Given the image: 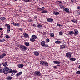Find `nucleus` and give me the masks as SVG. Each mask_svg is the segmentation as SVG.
<instances>
[{
  "instance_id": "f257e3e1",
  "label": "nucleus",
  "mask_w": 80,
  "mask_h": 80,
  "mask_svg": "<svg viewBox=\"0 0 80 80\" xmlns=\"http://www.w3.org/2000/svg\"><path fill=\"white\" fill-rule=\"evenodd\" d=\"M8 67L4 68L3 69H0V72H3L4 74H7V70H8Z\"/></svg>"
},
{
  "instance_id": "f03ea898",
  "label": "nucleus",
  "mask_w": 80,
  "mask_h": 80,
  "mask_svg": "<svg viewBox=\"0 0 80 80\" xmlns=\"http://www.w3.org/2000/svg\"><path fill=\"white\" fill-rule=\"evenodd\" d=\"M8 69L7 70V73H16L17 72V71L16 70H13L11 69H9V68L8 67Z\"/></svg>"
},
{
  "instance_id": "7ed1b4c3",
  "label": "nucleus",
  "mask_w": 80,
  "mask_h": 80,
  "mask_svg": "<svg viewBox=\"0 0 80 80\" xmlns=\"http://www.w3.org/2000/svg\"><path fill=\"white\" fill-rule=\"evenodd\" d=\"M37 38V36L35 35H33L32 36V38L30 39V40L31 42H35V39Z\"/></svg>"
},
{
  "instance_id": "20e7f679",
  "label": "nucleus",
  "mask_w": 80,
  "mask_h": 80,
  "mask_svg": "<svg viewBox=\"0 0 80 80\" xmlns=\"http://www.w3.org/2000/svg\"><path fill=\"white\" fill-rule=\"evenodd\" d=\"M40 64L42 65H45V66H48V63H47V62H45L44 61H41L40 62Z\"/></svg>"
},
{
  "instance_id": "39448f33",
  "label": "nucleus",
  "mask_w": 80,
  "mask_h": 80,
  "mask_svg": "<svg viewBox=\"0 0 80 80\" xmlns=\"http://www.w3.org/2000/svg\"><path fill=\"white\" fill-rule=\"evenodd\" d=\"M35 75H37L38 76H41V73L39 71H35L34 73Z\"/></svg>"
},
{
  "instance_id": "423d86ee",
  "label": "nucleus",
  "mask_w": 80,
  "mask_h": 80,
  "mask_svg": "<svg viewBox=\"0 0 80 80\" xmlns=\"http://www.w3.org/2000/svg\"><path fill=\"white\" fill-rule=\"evenodd\" d=\"M37 27L39 28H42V25L41 24H37Z\"/></svg>"
},
{
  "instance_id": "0eeeda50",
  "label": "nucleus",
  "mask_w": 80,
  "mask_h": 80,
  "mask_svg": "<svg viewBox=\"0 0 80 80\" xmlns=\"http://www.w3.org/2000/svg\"><path fill=\"white\" fill-rule=\"evenodd\" d=\"M66 47V45H63L60 46V49H63V48H65Z\"/></svg>"
},
{
  "instance_id": "6e6552de",
  "label": "nucleus",
  "mask_w": 80,
  "mask_h": 80,
  "mask_svg": "<svg viewBox=\"0 0 80 80\" xmlns=\"http://www.w3.org/2000/svg\"><path fill=\"white\" fill-rule=\"evenodd\" d=\"M5 26L7 27V29H10V25L8 24H5Z\"/></svg>"
},
{
  "instance_id": "1a4fd4ad",
  "label": "nucleus",
  "mask_w": 80,
  "mask_h": 80,
  "mask_svg": "<svg viewBox=\"0 0 80 80\" xmlns=\"http://www.w3.org/2000/svg\"><path fill=\"white\" fill-rule=\"evenodd\" d=\"M5 56H6V54L4 53L2 54V55L0 56V58H3Z\"/></svg>"
},
{
  "instance_id": "9d476101",
  "label": "nucleus",
  "mask_w": 80,
  "mask_h": 80,
  "mask_svg": "<svg viewBox=\"0 0 80 80\" xmlns=\"http://www.w3.org/2000/svg\"><path fill=\"white\" fill-rule=\"evenodd\" d=\"M48 22H53V19L50 18H48L47 19Z\"/></svg>"
},
{
  "instance_id": "9b49d317",
  "label": "nucleus",
  "mask_w": 80,
  "mask_h": 80,
  "mask_svg": "<svg viewBox=\"0 0 80 80\" xmlns=\"http://www.w3.org/2000/svg\"><path fill=\"white\" fill-rule=\"evenodd\" d=\"M66 56L67 57H68L69 58H70V57H71V54L70 53V52L67 53L66 54Z\"/></svg>"
},
{
  "instance_id": "f8f14e48",
  "label": "nucleus",
  "mask_w": 80,
  "mask_h": 80,
  "mask_svg": "<svg viewBox=\"0 0 80 80\" xmlns=\"http://www.w3.org/2000/svg\"><path fill=\"white\" fill-rule=\"evenodd\" d=\"M20 47L22 49H24V50H26L27 49V48L25 46H20Z\"/></svg>"
},
{
  "instance_id": "ddd939ff",
  "label": "nucleus",
  "mask_w": 80,
  "mask_h": 80,
  "mask_svg": "<svg viewBox=\"0 0 80 80\" xmlns=\"http://www.w3.org/2000/svg\"><path fill=\"white\" fill-rule=\"evenodd\" d=\"M0 20H2V21H3V20H6V18L3 17H0Z\"/></svg>"
},
{
  "instance_id": "4468645a",
  "label": "nucleus",
  "mask_w": 80,
  "mask_h": 80,
  "mask_svg": "<svg viewBox=\"0 0 80 80\" xmlns=\"http://www.w3.org/2000/svg\"><path fill=\"white\" fill-rule=\"evenodd\" d=\"M34 53L35 55H36V56H38L39 55V53L38 52H34Z\"/></svg>"
},
{
  "instance_id": "2eb2a0df",
  "label": "nucleus",
  "mask_w": 80,
  "mask_h": 80,
  "mask_svg": "<svg viewBox=\"0 0 80 80\" xmlns=\"http://www.w3.org/2000/svg\"><path fill=\"white\" fill-rule=\"evenodd\" d=\"M41 45L42 46H44L45 45V41H42L41 42Z\"/></svg>"
},
{
  "instance_id": "dca6fc26",
  "label": "nucleus",
  "mask_w": 80,
  "mask_h": 80,
  "mask_svg": "<svg viewBox=\"0 0 80 80\" xmlns=\"http://www.w3.org/2000/svg\"><path fill=\"white\" fill-rule=\"evenodd\" d=\"M76 59L74 58H70V60H71V61H75Z\"/></svg>"
},
{
  "instance_id": "f3484780",
  "label": "nucleus",
  "mask_w": 80,
  "mask_h": 80,
  "mask_svg": "<svg viewBox=\"0 0 80 80\" xmlns=\"http://www.w3.org/2000/svg\"><path fill=\"white\" fill-rule=\"evenodd\" d=\"M54 63L56 64H60V62L59 61H54Z\"/></svg>"
},
{
  "instance_id": "a211bd4d",
  "label": "nucleus",
  "mask_w": 80,
  "mask_h": 80,
  "mask_svg": "<svg viewBox=\"0 0 80 80\" xmlns=\"http://www.w3.org/2000/svg\"><path fill=\"white\" fill-rule=\"evenodd\" d=\"M22 73V72H19V73H18L17 74H16V76L18 77L19 75H20Z\"/></svg>"
},
{
  "instance_id": "6ab92c4d",
  "label": "nucleus",
  "mask_w": 80,
  "mask_h": 80,
  "mask_svg": "<svg viewBox=\"0 0 80 80\" xmlns=\"http://www.w3.org/2000/svg\"><path fill=\"white\" fill-rule=\"evenodd\" d=\"M23 35L24 37H25L26 38H28V34L26 33H23Z\"/></svg>"
},
{
  "instance_id": "aec40b11",
  "label": "nucleus",
  "mask_w": 80,
  "mask_h": 80,
  "mask_svg": "<svg viewBox=\"0 0 80 80\" xmlns=\"http://www.w3.org/2000/svg\"><path fill=\"white\" fill-rule=\"evenodd\" d=\"M18 66L19 68H22V67H23L24 65L23 64H19Z\"/></svg>"
},
{
  "instance_id": "412c9836",
  "label": "nucleus",
  "mask_w": 80,
  "mask_h": 80,
  "mask_svg": "<svg viewBox=\"0 0 80 80\" xmlns=\"http://www.w3.org/2000/svg\"><path fill=\"white\" fill-rule=\"evenodd\" d=\"M74 35H77L78 33V32L77 30H75L74 31Z\"/></svg>"
},
{
  "instance_id": "4be33fe9",
  "label": "nucleus",
  "mask_w": 80,
  "mask_h": 80,
  "mask_svg": "<svg viewBox=\"0 0 80 80\" xmlns=\"http://www.w3.org/2000/svg\"><path fill=\"white\" fill-rule=\"evenodd\" d=\"M65 11H66L68 13L70 11V10L67 8H65L64 9Z\"/></svg>"
},
{
  "instance_id": "5701e85b",
  "label": "nucleus",
  "mask_w": 80,
  "mask_h": 80,
  "mask_svg": "<svg viewBox=\"0 0 80 80\" xmlns=\"http://www.w3.org/2000/svg\"><path fill=\"white\" fill-rule=\"evenodd\" d=\"M74 33L73 32V31H70L68 33L69 35H73V34Z\"/></svg>"
},
{
  "instance_id": "b1692460",
  "label": "nucleus",
  "mask_w": 80,
  "mask_h": 80,
  "mask_svg": "<svg viewBox=\"0 0 80 80\" xmlns=\"http://www.w3.org/2000/svg\"><path fill=\"white\" fill-rule=\"evenodd\" d=\"M41 13H48V11L47 10H43Z\"/></svg>"
},
{
  "instance_id": "393cba45",
  "label": "nucleus",
  "mask_w": 80,
  "mask_h": 80,
  "mask_svg": "<svg viewBox=\"0 0 80 80\" xmlns=\"http://www.w3.org/2000/svg\"><path fill=\"white\" fill-rule=\"evenodd\" d=\"M72 22L75 23H77V20H73L71 21Z\"/></svg>"
},
{
  "instance_id": "a878e982",
  "label": "nucleus",
  "mask_w": 80,
  "mask_h": 80,
  "mask_svg": "<svg viewBox=\"0 0 80 80\" xmlns=\"http://www.w3.org/2000/svg\"><path fill=\"white\" fill-rule=\"evenodd\" d=\"M55 43L59 44L60 43H61V42L59 41H57L55 42Z\"/></svg>"
},
{
  "instance_id": "bb28decb",
  "label": "nucleus",
  "mask_w": 80,
  "mask_h": 80,
  "mask_svg": "<svg viewBox=\"0 0 80 80\" xmlns=\"http://www.w3.org/2000/svg\"><path fill=\"white\" fill-rule=\"evenodd\" d=\"M22 1H24V2H30L32 1V0H22Z\"/></svg>"
},
{
  "instance_id": "cd10ccee",
  "label": "nucleus",
  "mask_w": 80,
  "mask_h": 80,
  "mask_svg": "<svg viewBox=\"0 0 80 80\" xmlns=\"http://www.w3.org/2000/svg\"><path fill=\"white\" fill-rule=\"evenodd\" d=\"M7 62H3L2 63V64L3 65V66H4V67H6V65H7Z\"/></svg>"
},
{
  "instance_id": "c85d7f7f",
  "label": "nucleus",
  "mask_w": 80,
  "mask_h": 80,
  "mask_svg": "<svg viewBox=\"0 0 80 80\" xmlns=\"http://www.w3.org/2000/svg\"><path fill=\"white\" fill-rule=\"evenodd\" d=\"M50 36L51 37H54V34L52 33H50Z\"/></svg>"
},
{
  "instance_id": "c756f323",
  "label": "nucleus",
  "mask_w": 80,
  "mask_h": 80,
  "mask_svg": "<svg viewBox=\"0 0 80 80\" xmlns=\"http://www.w3.org/2000/svg\"><path fill=\"white\" fill-rule=\"evenodd\" d=\"M25 45H26V46H29L30 45V44H29V43L28 42H25Z\"/></svg>"
},
{
  "instance_id": "7c9ffc66",
  "label": "nucleus",
  "mask_w": 80,
  "mask_h": 80,
  "mask_svg": "<svg viewBox=\"0 0 80 80\" xmlns=\"http://www.w3.org/2000/svg\"><path fill=\"white\" fill-rule=\"evenodd\" d=\"M8 80H10L12 79V77L10 76H8L7 77Z\"/></svg>"
},
{
  "instance_id": "2f4dec72",
  "label": "nucleus",
  "mask_w": 80,
  "mask_h": 80,
  "mask_svg": "<svg viewBox=\"0 0 80 80\" xmlns=\"http://www.w3.org/2000/svg\"><path fill=\"white\" fill-rule=\"evenodd\" d=\"M59 12H54L53 13L54 15H58L59 14Z\"/></svg>"
},
{
  "instance_id": "473e14b6",
  "label": "nucleus",
  "mask_w": 80,
  "mask_h": 80,
  "mask_svg": "<svg viewBox=\"0 0 80 80\" xmlns=\"http://www.w3.org/2000/svg\"><path fill=\"white\" fill-rule=\"evenodd\" d=\"M15 26H18V27H19L20 26V24H19V23H15Z\"/></svg>"
},
{
  "instance_id": "72a5a7b5",
  "label": "nucleus",
  "mask_w": 80,
  "mask_h": 80,
  "mask_svg": "<svg viewBox=\"0 0 80 80\" xmlns=\"http://www.w3.org/2000/svg\"><path fill=\"white\" fill-rule=\"evenodd\" d=\"M76 74H80V71H78L76 72Z\"/></svg>"
},
{
  "instance_id": "f704fd0d",
  "label": "nucleus",
  "mask_w": 80,
  "mask_h": 80,
  "mask_svg": "<svg viewBox=\"0 0 80 80\" xmlns=\"http://www.w3.org/2000/svg\"><path fill=\"white\" fill-rule=\"evenodd\" d=\"M5 37L6 38H10V36L8 35H6Z\"/></svg>"
},
{
  "instance_id": "c9c22d12",
  "label": "nucleus",
  "mask_w": 80,
  "mask_h": 80,
  "mask_svg": "<svg viewBox=\"0 0 80 80\" xmlns=\"http://www.w3.org/2000/svg\"><path fill=\"white\" fill-rule=\"evenodd\" d=\"M7 32L8 33H9L10 32V29H7Z\"/></svg>"
},
{
  "instance_id": "e433bc0d",
  "label": "nucleus",
  "mask_w": 80,
  "mask_h": 80,
  "mask_svg": "<svg viewBox=\"0 0 80 80\" xmlns=\"http://www.w3.org/2000/svg\"><path fill=\"white\" fill-rule=\"evenodd\" d=\"M49 41H50V40H49V39H47L46 40V42H49Z\"/></svg>"
},
{
  "instance_id": "4c0bfd02",
  "label": "nucleus",
  "mask_w": 80,
  "mask_h": 80,
  "mask_svg": "<svg viewBox=\"0 0 80 80\" xmlns=\"http://www.w3.org/2000/svg\"><path fill=\"white\" fill-rule=\"evenodd\" d=\"M5 39H3V40H1V42H4V41H5Z\"/></svg>"
},
{
  "instance_id": "58836bf2",
  "label": "nucleus",
  "mask_w": 80,
  "mask_h": 80,
  "mask_svg": "<svg viewBox=\"0 0 80 80\" xmlns=\"http://www.w3.org/2000/svg\"><path fill=\"white\" fill-rule=\"evenodd\" d=\"M44 46V47H48V45L47 44H45V45Z\"/></svg>"
},
{
  "instance_id": "ea45409f",
  "label": "nucleus",
  "mask_w": 80,
  "mask_h": 80,
  "mask_svg": "<svg viewBox=\"0 0 80 80\" xmlns=\"http://www.w3.org/2000/svg\"><path fill=\"white\" fill-rule=\"evenodd\" d=\"M59 34L60 35H62V32H59Z\"/></svg>"
},
{
  "instance_id": "a19ab883",
  "label": "nucleus",
  "mask_w": 80,
  "mask_h": 80,
  "mask_svg": "<svg viewBox=\"0 0 80 80\" xmlns=\"http://www.w3.org/2000/svg\"><path fill=\"white\" fill-rule=\"evenodd\" d=\"M57 26H59V27H60V26H62V25L60 24H57Z\"/></svg>"
},
{
  "instance_id": "79ce46f5",
  "label": "nucleus",
  "mask_w": 80,
  "mask_h": 80,
  "mask_svg": "<svg viewBox=\"0 0 80 80\" xmlns=\"http://www.w3.org/2000/svg\"><path fill=\"white\" fill-rule=\"evenodd\" d=\"M39 10H40V11H42V10H43V9H42V8H39Z\"/></svg>"
},
{
  "instance_id": "37998d69",
  "label": "nucleus",
  "mask_w": 80,
  "mask_h": 80,
  "mask_svg": "<svg viewBox=\"0 0 80 80\" xmlns=\"http://www.w3.org/2000/svg\"><path fill=\"white\" fill-rule=\"evenodd\" d=\"M78 9L79 10H80V6L78 7Z\"/></svg>"
},
{
  "instance_id": "c03bdc74",
  "label": "nucleus",
  "mask_w": 80,
  "mask_h": 80,
  "mask_svg": "<svg viewBox=\"0 0 80 80\" xmlns=\"http://www.w3.org/2000/svg\"><path fill=\"white\" fill-rule=\"evenodd\" d=\"M12 24L13 25H14V26H15V23L14 22H13Z\"/></svg>"
},
{
  "instance_id": "a18cd8bd",
  "label": "nucleus",
  "mask_w": 80,
  "mask_h": 80,
  "mask_svg": "<svg viewBox=\"0 0 80 80\" xmlns=\"http://www.w3.org/2000/svg\"><path fill=\"white\" fill-rule=\"evenodd\" d=\"M33 27H37V26H36L35 24H33Z\"/></svg>"
},
{
  "instance_id": "49530a36",
  "label": "nucleus",
  "mask_w": 80,
  "mask_h": 80,
  "mask_svg": "<svg viewBox=\"0 0 80 80\" xmlns=\"http://www.w3.org/2000/svg\"><path fill=\"white\" fill-rule=\"evenodd\" d=\"M59 3H62V2L60 1H58Z\"/></svg>"
},
{
  "instance_id": "de8ad7c7",
  "label": "nucleus",
  "mask_w": 80,
  "mask_h": 80,
  "mask_svg": "<svg viewBox=\"0 0 80 80\" xmlns=\"http://www.w3.org/2000/svg\"><path fill=\"white\" fill-rule=\"evenodd\" d=\"M0 30H3V29L2 28H0Z\"/></svg>"
},
{
  "instance_id": "09e8293b",
  "label": "nucleus",
  "mask_w": 80,
  "mask_h": 80,
  "mask_svg": "<svg viewBox=\"0 0 80 80\" xmlns=\"http://www.w3.org/2000/svg\"><path fill=\"white\" fill-rule=\"evenodd\" d=\"M14 74H12L11 75V76H13V75H14Z\"/></svg>"
},
{
  "instance_id": "8fccbe9b",
  "label": "nucleus",
  "mask_w": 80,
  "mask_h": 80,
  "mask_svg": "<svg viewBox=\"0 0 80 80\" xmlns=\"http://www.w3.org/2000/svg\"><path fill=\"white\" fill-rule=\"evenodd\" d=\"M20 30H21V31H22V28L20 29Z\"/></svg>"
},
{
  "instance_id": "3c124183",
  "label": "nucleus",
  "mask_w": 80,
  "mask_h": 80,
  "mask_svg": "<svg viewBox=\"0 0 80 80\" xmlns=\"http://www.w3.org/2000/svg\"><path fill=\"white\" fill-rule=\"evenodd\" d=\"M78 68H79V69H80V65H79L78 67Z\"/></svg>"
},
{
  "instance_id": "603ef678",
  "label": "nucleus",
  "mask_w": 80,
  "mask_h": 80,
  "mask_svg": "<svg viewBox=\"0 0 80 80\" xmlns=\"http://www.w3.org/2000/svg\"><path fill=\"white\" fill-rule=\"evenodd\" d=\"M42 8H43L44 9H45V7H42Z\"/></svg>"
},
{
  "instance_id": "864d4df0",
  "label": "nucleus",
  "mask_w": 80,
  "mask_h": 80,
  "mask_svg": "<svg viewBox=\"0 0 80 80\" xmlns=\"http://www.w3.org/2000/svg\"><path fill=\"white\" fill-rule=\"evenodd\" d=\"M1 64H0V68H1Z\"/></svg>"
},
{
  "instance_id": "5fc2aeb1",
  "label": "nucleus",
  "mask_w": 80,
  "mask_h": 80,
  "mask_svg": "<svg viewBox=\"0 0 80 80\" xmlns=\"http://www.w3.org/2000/svg\"><path fill=\"white\" fill-rule=\"evenodd\" d=\"M54 68H56V66H54Z\"/></svg>"
},
{
  "instance_id": "6e6d98bb",
  "label": "nucleus",
  "mask_w": 80,
  "mask_h": 80,
  "mask_svg": "<svg viewBox=\"0 0 80 80\" xmlns=\"http://www.w3.org/2000/svg\"><path fill=\"white\" fill-rule=\"evenodd\" d=\"M60 65H57V66H60Z\"/></svg>"
},
{
  "instance_id": "4d7b16f0",
  "label": "nucleus",
  "mask_w": 80,
  "mask_h": 80,
  "mask_svg": "<svg viewBox=\"0 0 80 80\" xmlns=\"http://www.w3.org/2000/svg\"><path fill=\"white\" fill-rule=\"evenodd\" d=\"M14 1H17L18 0H14Z\"/></svg>"
},
{
  "instance_id": "13d9d810",
  "label": "nucleus",
  "mask_w": 80,
  "mask_h": 80,
  "mask_svg": "<svg viewBox=\"0 0 80 80\" xmlns=\"http://www.w3.org/2000/svg\"><path fill=\"white\" fill-rule=\"evenodd\" d=\"M1 40H0V42H1Z\"/></svg>"
}]
</instances>
